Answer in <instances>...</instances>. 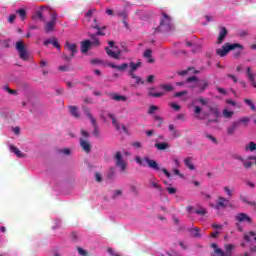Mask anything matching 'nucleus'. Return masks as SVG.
Here are the masks:
<instances>
[{
  "instance_id": "nucleus-1",
  "label": "nucleus",
  "mask_w": 256,
  "mask_h": 256,
  "mask_svg": "<svg viewBox=\"0 0 256 256\" xmlns=\"http://www.w3.org/2000/svg\"><path fill=\"white\" fill-rule=\"evenodd\" d=\"M194 113L197 119H205L207 117V123H219L221 117V111L217 105H208L206 107L195 106Z\"/></svg>"
},
{
  "instance_id": "nucleus-2",
  "label": "nucleus",
  "mask_w": 256,
  "mask_h": 256,
  "mask_svg": "<svg viewBox=\"0 0 256 256\" xmlns=\"http://www.w3.org/2000/svg\"><path fill=\"white\" fill-rule=\"evenodd\" d=\"M136 163H138V165H140L141 167H149L150 169H153L154 171H162V173H164L165 176L168 177V179H170L171 177V173L166 170L165 168L159 167V164L157 163V161L150 159L149 157H136L135 158Z\"/></svg>"
},
{
  "instance_id": "nucleus-3",
  "label": "nucleus",
  "mask_w": 256,
  "mask_h": 256,
  "mask_svg": "<svg viewBox=\"0 0 256 256\" xmlns=\"http://www.w3.org/2000/svg\"><path fill=\"white\" fill-rule=\"evenodd\" d=\"M235 49H240V51H243V45L239 43H225L221 48L216 50V55L219 57H225L229 51H235Z\"/></svg>"
},
{
  "instance_id": "nucleus-4",
  "label": "nucleus",
  "mask_w": 256,
  "mask_h": 256,
  "mask_svg": "<svg viewBox=\"0 0 256 256\" xmlns=\"http://www.w3.org/2000/svg\"><path fill=\"white\" fill-rule=\"evenodd\" d=\"M171 29H173V23H172L171 17L168 16L165 12H162L160 24L156 28V31L163 33L165 31H171Z\"/></svg>"
},
{
  "instance_id": "nucleus-5",
  "label": "nucleus",
  "mask_w": 256,
  "mask_h": 256,
  "mask_svg": "<svg viewBox=\"0 0 256 256\" xmlns=\"http://www.w3.org/2000/svg\"><path fill=\"white\" fill-rule=\"evenodd\" d=\"M207 87H209V82L206 79H199L193 76V89L195 93H203Z\"/></svg>"
},
{
  "instance_id": "nucleus-6",
  "label": "nucleus",
  "mask_w": 256,
  "mask_h": 256,
  "mask_svg": "<svg viewBox=\"0 0 256 256\" xmlns=\"http://www.w3.org/2000/svg\"><path fill=\"white\" fill-rule=\"evenodd\" d=\"M16 51L19 53L20 59L23 61H27L29 59V52H27V46H25V43H23L22 40L17 41L15 45Z\"/></svg>"
},
{
  "instance_id": "nucleus-7",
  "label": "nucleus",
  "mask_w": 256,
  "mask_h": 256,
  "mask_svg": "<svg viewBox=\"0 0 256 256\" xmlns=\"http://www.w3.org/2000/svg\"><path fill=\"white\" fill-rule=\"evenodd\" d=\"M114 161L116 167H118L121 171V173H125L127 171V162L123 160V154H121V151H117L114 155Z\"/></svg>"
},
{
  "instance_id": "nucleus-8",
  "label": "nucleus",
  "mask_w": 256,
  "mask_h": 256,
  "mask_svg": "<svg viewBox=\"0 0 256 256\" xmlns=\"http://www.w3.org/2000/svg\"><path fill=\"white\" fill-rule=\"evenodd\" d=\"M83 109H84V113H85L86 117H88V119H90L92 126L94 127V130H93L94 137L99 138V128L97 127V120H95V118L91 114V110H89V108L84 107Z\"/></svg>"
},
{
  "instance_id": "nucleus-9",
  "label": "nucleus",
  "mask_w": 256,
  "mask_h": 256,
  "mask_svg": "<svg viewBox=\"0 0 256 256\" xmlns=\"http://www.w3.org/2000/svg\"><path fill=\"white\" fill-rule=\"evenodd\" d=\"M235 220L238 222V223H253V219H251L249 217V215L245 214V213H238L236 216H235Z\"/></svg>"
},
{
  "instance_id": "nucleus-10",
  "label": "nucleus",
  "mask_w": 256,
  "mask_h": 256,
  "mask_svg": "<svg viewBox=\"0 0 256 256\" xmlns=\"http://www.w3.org/2000/svg\"><path fill=\"white\" fill-rule=\"evenodd\" d=\"M80 147L85 153H91V142L89 140L80 138Z\"/></svg>"
},
{
  "instance_id": "nucleus-11",
  "label": "nucleus",
  "mask_w": 256,
  "mask_h": 256,
  "mask_svg": "<svg viewBox=\"0 0 256 256\" xmlns=\"http://www.w3.org/2000/svg\"><path fill=\"white\" fill-rule=\"evenodd\" d=\"M239 127H241L240 125H239V122H237V121H234V122H232L229 126H228V128H227V135H235V133H236V131H237V129H239Z\"/></svg>"
},
{
  "instance_id": "nucleus-12",
  "label": "nucleus",
  "mask_w": 256,
  "mask_h": 256,
  "mask_svg": "<svg viewBox=\"0 0 256 256\" xmlns=\"http://www.w3.org/2000/svg\"><path fill=\"white\" fill-rule=\"evenodd\" d=\"M55 25H57V22H55V20H50L46 22L44 25L45 33H53V31H55Z\"/></svg>"
},
{
  "instance_id": "nucleus-13",
  "label": "nucleus",
  "mask_w": 256,
  "mask_h": 256,
  "mask_svg": "<svg viewBox=\"0 0 256 256\" xmlns=\"http://www.w3.org/2000/svg\"><path fill=\"white\" fill-rule=\"evenodd\" d=\"M227 33H228L227 28L225 26H221L220 33L217 40L218 45H221V43L225 41V37H227Z\"/></svg>"
},
{
  "instance_id": "nucleus-14",
  "label": "nucleus",
  "mask_w": 256,
  "mask_h": 256,
  "mask_svg": "<svg viewBox=\"0 0 256 256\" xmlns=\"http://www.w3.org/2000/svg\"><path fill=\"white\" fill-rule=\"evenodd\" d=\"M10 151L12 153H14V155H16V157H19V158L27 157V155L25 153L21 152V150H19V148H17V146H15V145H10Z\"/></svg>"
},
{
  "instance_id": "nucleus-15",
  "label": "nucleus",
  "mask_w": 256,
  "mask_h": 256,
  "mask_svg": "<svg viewBox=\"0 0 256 256\" xmlns=\"http://www.w3.org/2000/svg\"><path fill=\"white\" fill-rule=\"evenodd\" d=\"M65 47L70 51L71 57H75V55H77V44L66 42Z\"/></svg>"
},
{
  "instance_id": "nucleus-16",
  "label": "nucleus",
  "mask_w": 256,
  "mask_h": 256,
  "mask_svg": "<svg viewBox=\"0 0 256 256\" xmlns=\"http://www.w3.org/2000/svg\"><path fill=\"white\" fill-rule=\"evenodd\" d=\"M106 53H107L108 57H111L112 59H119V57L121 55V51H113V50L109 49V47H106Z\"/></svg>"
},
{
  "instance_id": "nucleus-17",
  "label": "nucleus",
  "mask_w": 256,
  "mask_h": 256,
  "mask_svg": "<svg viewBox=\"0 0 256 256\" xmlns=\"http://www.w3.org/2000/svg\"><path fill=\"white\" fill-rule=\"evenodd\" d=\"M141 66H142L141 61H138L137 63L131 61L129 63V67H130L129 75H131L132 73H135V71H137Z\"/></svg>"
},
{
  "instance_id": "nucleus-18",
  "label": "nucleus",
  "mask_w": 256,
  "mask_h": 256,
  "mask_svg": "<svg viewBox=\"0 0 256 256\" xmlns=\"http://www.w3.org/2000/svg\"><path fill=\"white\" fill-rule=\"evenodd\" d=\"M168 131H171L172 137H174L175 139L177 137H181V132L179 130H177V128H175V125H173V124H169Z\"/></svg>"
},
{
  "instance_id": "nucleus-19",
  "label": "nucleus",
  "mask_w": 256,
  "mask_h": 256,
  "mask_svg": "<svg viewBox=\"0 0 256 256\" xmlns=\"http://www.w3.org/2000/svg\"><path fill=\"white\" fill-rule=\"evenodd\" d=\"M90 48H91V41H89V40H84V41L81 43V53H87Z\"/></svg>"
},
{
  "instance_id": "nucleus-20",
  "label": "nucleus",
  "mask_w": 256,
  "mask_h": 256,
  "mask_svg": "<svg viewBox=\"0 0 256 256\" xmlns=\"http://www.w3.org/2000/svg\"><path fill=\"white\" fill-rule=\"evenodd\" d=\"M94 25H93V29H97L96 34L94 35H101L102 37L105 36V33L103 31H105V27H99V24H97V19H94Z\"/></svg>"
},
{
  "instance_id": "nucleus-21",
  "label": "nucleus",
  "mask_w": 256,
  "mask_h": 256,
  "mask_svg": "<svg viewBox=\"0 0 256 256\" xmlns=\"http://www.w3.org/2000/svg\"><path fill=\"white\" fill-rule=\"evenodd\" d=\"M109 97L113 99V101H127V96L118 95L116 93H110Z\"/></svg>"
},
{
  "instance_id": "nucleus-22",
  "label": "nucleus",
  "mask_w": 256,
  "mask_h": 256,
  "mask_svg": "<svg viewBox=\"0 0 256 256\" xmlns=\"http://www.w3.org/2000/svg\"><path fill=\"white\" fill-rule=\"evenodd\" d=\"M248 79L251 82L252 87L256 89L255 75L251 72V67L247 68Z\"/></svg>"
},
{
  "instance_id": "nucleus-23",
  "label": "nucleus",
  "mask_w": 256,
  "mask_h": 256,
  "mask_svg": "<svg viewBox=\"0 0 256 256\" xmlns=\"http://www.w3.org/2000/svg\"><path fill=\"white\" fill-rule=\"evenodd\" d=\"M228 205H229V200L223 197H220L217 202L216 209H221V207H227Z\"/></svg>"
},
{
  "instance_id": "nucleus-24",
  "label": "nucleus",
  "mask_w": 256,
  "mask_h": 256,
  "mask_svg": "<svg viewBox=\"0 0 256 256\" xmlns=\"http://www.w3.org/2000/svg\"><path fill=\"white\" fill-rule=\"evenodd\" d=\"M69 111L72 117H75V119H79V107L69 106Z\"/></svg>"
},
{
  "instance_id": "nucleus-25",
  "label": "nucleus",
  "mask_w": 256,
  "mask_h": 256,
  "mask_svg": "<svg viewBox=\"0 0 256 256\" xmlns=\"http://www.w3.org/2000/svg\"><path fill=\"white\" fill-rule=\"evenodd\" d=\"M155 91V88H149L148 90V96L149 97H155V98H159V97H163V95H165V93L163 92H156V93H153Z\"/></svg>"
},
{
  "instance_id": "nucleus-26",
  "label": "nucleus",
  "mask_w": 256,
  "mask_h": 256,
  "mask_svg": "<svg viewBox=\"0 0 256 256\" xmlns=\"http://www.w3.org/2000/svg\"><path fill=\"white\" fill-rule=\"evenodd\" d=\"M154 146L158 151H165V149H169V143L167 142L156 143Z\"/></svg>"
},
{
  "instance_id": "nucleus-27",
  "label": "nucleus",
  "mask_w": 256,
  "mask_h": 256,
  "mask_svg": "<svg viewBox=\"0 0 256 256\" xmlns=\"http://www.w3.org/2000/svg\"><path fill=\"white\" fill-rule=\"evenodd\" d=\"M251 237H254V241H256V233L255 231H250L244 234V240L248 243L251 242Z\"/></svg>"
},
{
  "instance_id": "nucleus-28",
  "label": "nucleus",
  "mask_w": 256,
  "mask_h": 256,
  "mask_svg": "<svg viewBox=\"0 0 256 256\" xmlns=\"http://www.w3.org/2000/svg\"><path fill=\"white\" fill-rule=\"evenodd\" d=\"M109 119L112 120V124L114 125V127H116V130L119 131L121 130V125H119V122L117 121V119L115 118V116L113 114H108Z\"/></svg>"
},
{
  "instance_id": "nucleus-29",
  "label": "nucleus",
  "mask_w": 256,
  "mask_h": 256,
  "mask_svg": "<svg viewBox=\"0 0 256 256\" xmlns=\"http://www.w3.org/2000/svg\"><path fill=\"white\" fill-rule=\"evenodd\" d=\"M131 79L135 80V85H139L140 83L142 85H145V81H143V79H141V77L135 75V73L129 74Z\"/></svg>"
},
{
  "instance_id": "nucleus-30",
  "label": "nucleus",
  "mask_w": 256,
  "mask_h": 256,
  "mask_svg": "<svg viewBox=\"0 0 256 256\" xmlns=\"http://www.w3.org/2000/svg\"><path fill=\"white\" fill-rule=\"evenodd\" d=\"M16 13L20 16L22 21H25V19H27V11H25V9L20 8V9L16 10Z\"/></svg>"
},
{
  "instance_id": "nucleus-31",
  "label": "nucleus",
  "mask_w": 256,
  "mask_h": 256,
  "mask_svg": "<svg viewBox=\"0 0 256 256\" xmlns=\"http://www.w3.org/2000/svg\"><path fill=\"white\" fill-rule=\"evenodd\" d=\"M159 87L163 91H167V92H171L175 89L171 84H160Z\"/></svg>"
},
{
  "instance_id": "nucleus-32",
  "label": "nucleus",
  "mask_w": 256,
  "mask_h": 256,
  "mask_svg": "<svg viewBox=\"0 0 256 256\" xmlns=\"http://www.w3.org/2000/svg\"><path fill=\"white\" fill-rule=\"evenodd\" d=\"M222 115H223V117H225V119H231V117H233V115H235V112L224 109L222 111Z\"/></svg>"
},
{
  "instance_id": "nucleus-33",
  "label": "nucleus",
  "mask_w": 256,
  "mask_h": 256,
  "mask_svg": "<svg viewBox=\"0 0 256 256\" xmlns=\"http://www.w3.org/2000/svg\"><path fill=\"white\" fill-rule=\"evenodd\" d=\"M251 161H253V159H249V157H247V159L243 163L244 169H251V167H253V162Z\"/></svg>"
},
{
  "instance_id": "nucleus-34",
  "label": "nucleus",
  "mask_w": 256,
  "mask_h": 256,
  "mask_svg": "<svg viewBox=\"0 0 256 256\" xmlns=\"http://www.w3.org/2000/svg\"><path fill=\"white\" fill-rule=\"evenodd\" d=\"M187 83H193V76L188 77L186 81L177 82L176 85H178V87H184Z\"/></svg>"
},
{
  "instance_id": "nucleus-35",
  "label": "nucleus",
  "mask_w": 256,
  "mask_h": 256,
  "mask_svg": "<svg viewBox=\"0 0 256 256\" xmlns=\"http://www.w3.org/2000/svg\"><path fill=\"white\" fill-rule=\"evenodd\" d=\"M184 164L186 165V167H188V169H190V171H193V163H192V158H185L184 159Z\"/></svg>"
},
{
  "instance_id": "nucleus-36",
  "label": "nucleus",
  "mask_w": 256,
  "mask_h": 256,
  "mask_svg": "<svg viewBox=\"0 0 256 256\" xmlns=\"http://www.w3.org/2000/svg\"><path fill=\"white\" fill-rule=\"evenodd\" d=\"M244 103L250 107L251 111H256L255 103H253L251 99H244Z\"/></svg>"
},
{
  "instance_id": "nucleus-37",
  "label": "nucleus",
  "mask_w": 256,
  "mask_h": 256,
  "mask_svg": "<svg viewBox=\"0 0 256 256\" xmlns=\"http://www.w3.org/2000/svg\"><path fill=\"white\" fill-rule=\"evenodd\" d=\"M193 237H195L196 239H201V228H193Z\"/></svg>"
},
{
  "instance_id": "nucleus-38",
  "label": "nucleus",
  "mask_w": 256,
  "mask_h": 256,
  "mask_svg": "<svg viewBox=\"0 0 256 256\" xmlns=\"http://www.w3.org/2000/svg\"><path fill=\"white\" fill-rule=\"evenodd\" d=\"M90 39L92 40L93 45L99 46V38L95 34H89Z\"/></svg>"
},
{
  "instance_id": "nucleus-39",
  "label": "nucleus",
  "mask_w": 256,
  "mask_h": 256,
  "mask_svg": "<svg viewBox=\"0 0 256 256\" xmlns=\"http://www.w3.org/2000/svg\"><path fill=\"white\" fill-rule=\"evenodd\" d=\"M3 90L6 91V93H9L10 95H19V93H17V90H13L9 88V86H4Z\"/></svg>"
},
{
  "instance_id": "nucleus-40",
  "label": "nucleus",
  "mask_w": 256,
  "mask_h": 256,
  "mask_svg": "<svg viewBox=\"0 0 256 256\" xmlns=\"http://www.w3.org/2000/svg\"><path fill=\"white\" fill-rule=\"evenodd\" d=\"M250 119L247 117L241 118L239 120H236V123L241 126V123H243L244 127H247V123H249Z\"/></svg>"
},
{
  "instance_id": "nucleus-41",
  "label": "nucleus",
  "mask_w": 256,
  "mask_h": 256,
  "mask_svg": "<svg viewBox=\"0 0 256 256\" xmlns=\"http://www.w3.org/2000/svg\"><path fill=\"white\" fill-rule=\"evenodd\" d=\"M107 178L115 179V168H113V167L109 168L108 173H107Z\"/></svg>"
},
{
  "instance_id": "nucleus-42",
  "label": "nucleus",
  "mask_w": 256,
  "mask_h": 256,
  "mask_svg": "<svg viewBox=\"0 0 256 256\" xmlns=\"http://www.w3.org/2000/svg\"><path fill=\"white\" fill-rule=\"evenodd\" d=\"M233 249H235V244H226L225 245V250L226 253L231 255V251H233Z\"/></svg>"
},
{
  "instance_id": "nucleus-43",
  "label": "nucleus",
  "mask_w": 256,
  "mask_h": 256,
  "mask_svg": "<svg viewBox=\"0 0 256 256\" xmlns=\"http://www.w3.org/2000/svg\"><path fill=\"white\" fill-rule=\"evenodd\" d=\"M214 253L219 256H231V254H227L223 249H216Z\"/></svg>"
},
{
  "instance_id": "nucleus-44",
  "label": "nucleus",
  "mask_w": 256,
  "mask_h": 256,
  "mask_svg": "<svg viewBox=\"0 0 256 256\" xmlns=\"http://www.w3.org/2000/svg\"><path fill=\"white\" fill-rule=\"evenodd\" d=\"M195 213H196L197 215H207V210H206L205 208L201 207V208H199V209H196V210H195Z\"/></svg>"
},
{
  "instance_id": "nucleus-45",
  "label": "nucleus",
  "mask_w": 256,
  "mask_h": 256,
  "mask_svg": "<svg viewBox=\"0 0 256 256\" xmlns=\"http://www.w3.org/2000/svg\"><path fill=\"white\" fill-rule=\"evenodd\" d=\"M189 71H193V67H188V69H186V70L178 71V75L183 77V76L187 75V73H189Z\"/></svg>"
},
{
  "instance_id": "nucleus-46",
  "label": "nucleus",
  "mask_w": 256,
  "mask_h": 256,
  "mask_svg": "<svg viewBox=\"0 0 256 256\" xmlns=\"http://www.w3.org/2000/svg\"><path fill=\"white\" fill-rule=\"evenodd\" d=\"M155 111H159V107L152 105V106H150V108L148 110V114L153 115L155 113Z\"/></svg>"
},
{
  "instance_id": "nucleus-47",
  "label": "nucleus",
  "mask_w": 256,
  "mask_h": 256,
  "mask_svg": "<svg viewBox=\"0 0 256 256\" xmlns=\"http://www.w3.org/2000/svg\"><path fill=\"white\" fill-rule=\"evenodd\" d=\"M127 67H129V64L123 63V64L117 66V70L118 71H125V69H127Z\"/></svg>"
},
{
  "instance_id": "nucleus-48",
  "label": "nucleus",
  "mask_w": 256,
  "mask_h": 256,
  "mask_svg": "<svg viewBox=\"0 0 256 256\" xmlns=\"http://www.w3.org/2000/svg\"><path fill=\"white\" fill-rule=\"evenodd\" d=\"M153 53V51H151V49H147L145 50L143 56L146 58V59H151V54Z\"/></svg>"
},
{
  "instance_id": "nucleus-49",
  "label": "nucleus",
  "mask_w": 256,
  "mask_h": 256,
  "mask_svg": "<svg viewBox=\"0 0 256 256\" xmlns=\"http://www.w3.org/2000/svg\"><path fill=\"white\" fill-rule=\"evenodd\" d=\"M169 105L172 109H174V111H181V106H179V104L170 103Z\"/></svg>"
},
{
  "instance_id": "nucleus-50",
  "label": "nucleus",
  "mask_w": 256,
  "mask_h": 256,
  "mask_svg": "<svg viewBox=\"0 0 256 256\" xmlns=\"http://www.w3.org/2000/svg\"><path fill=\"white\" fill-rule=\"evenodd\" d=\"M172 171H173L174 175H178L180 179L185 178V176H183V174L179 171V169L174 168Z\"/></svg>"
},
{
  "instance_id": "nucleus-51",
  "label": "nucleus",
  "mask_w": 256,
  "mask_h": 256,
  "mask_svg": "<svg viewBox=\"0 0 256 256\" xmlns=\"http://www.w3.org/2000/svg\"><path fill=\"white\" fill-rule=\"evenodd\" d=\"M95 180L97 181V183H101V181H103V176H101V173H95Z\"/></svg>"
},
{
  "instance_id": "nucleus-52",
  "label": "nucleus",
  "mask_w": 256,
  "mask_h": 256,
  "mask_svg": "<svg viewBox=\"0 0 256 256\" xmlns=\"http://www.w3.org/2000/svg\"><path fill=\"white\" fill-rule=\"evenodd\" d=\"M207 139H209L210 141H212V143H214L215 145H217V138H215L213 135L208 134L206 135Z\"/></svg>"
},
{
  "instance_id": "nucleus-53",
  "label": "nucleus",
  "mask_w": 256,
  "mask_h": 256,
  "mask_svg": "<svg viewBox=\"0 0 256 256\" xmlns=\"http://www.w3.org/2000/svg\"><path fill=\"white\" fill-rule=\"evenodd\" d=\"M198 102L201 103L202 107H209V104H207V100L203 98H199Z\"/></svg>"
},
{
  "instance_id": "nucleus-54",
  "label": "nucleus",
  "mask_w": 256,
  "mask_h": 256,
  "mask_svg": "<svg viewBox=\"0 0 256 256\" xmlns=\"http://www.w3.org/2000/svg\"><path fill=\"white\" fill-rule=\"evenodd\" d=\"M154 119H155V121H160L159 124H158V127H161L163 125V118H161L158 115H155Z\"/></svg>"
},
{
  "instance_id": "nucleus-55",
  "label": "nucleus",
  "mask_w": 256,
  "mask_h": 256,
  "mask_svg": "<svg viewBox=\"0 0 256 256\" xmlns=\"http://www.w3.org/2000/svg\"><path fill=\"white\" fill-rule=\"evenodd\" d=\"M77 250H78L79 255L87 256V252L83 248L78 247Z\"/></svg>"
},
{
  "instance_id": "nucleus-56",
  "label": "nucleus",
  "mask_w": 256,
  "mask_h": 256,
  "mask_svg": "<svg viewBox=\"0 0 256 256\" xmlns=\"http://www.w3.org/2000/svg\"><path fill=\"white\" fill-rule=\"evenodd\" d=\"M107 251L111 256H120L117 252H115V250H113V248H108Z\"/></svg>"
},
{
  "instance_id": "nucleus-57",
  "label": "nucleus",
  "mask_w": 256,
  "mask_h": 256,
  "mask_svg": "<svg viewBox=\"0 0 256 256\" xmlns=\"http://www.w3.org/2000/svg\"><path fill=\"white\" fill-rule=\"evenodd\" d=\"M118 17H121V19H127V12L125 11L118 12Z\"/></svg>"
},
{
  "instance_id": "nucleus-58",
  "label": "nucleus",
  "mask_w": 256,
  "mask_h": 256,
  "mask_svg": "<svg viewBox=\"0 0 256 256\" xmlns=\"http://www.w3.org/2000/svg\"><path fill=\"white\" fill-rule=\"evenodd\" d=\"M52 45L53 47H56V49H61V46L59 45V42L56 40V38H53Z\"/></svg>"
},
{
  "instance_id": "nucleus-59",
  "label": "nucleus",
  "mask_w": 256,
  "mask_h": 256,
  "mask_svg": "<svg viewBox=\"0 0 256 256\" xmlns=\"http://www.w3.org/2000/svg\"><path fill=\"white\" fill-rule=\"evenodd\" d=\"M80 133H81V135L83 136V137H85L86 139L87 138H89V137H91V134H89V132H87L86 130H81L80 131Z\"/></svg>"
},
{
  "instance_id": "nucleus-60",
  "label": "nucleus",
  "mask_w": 256,
  "mask_h": 256,
  "mask_svg": "<svg viewBox=\"0 0 256 256\" xmlns=\"http://www.w3.org/2000/svg\"><path fill=\"white\" fill-rule=\"evenodd\" d=\"M72 58L73 57H71V54L70 56H68L67 54H62V59H64V61H67V63H69Z\"/></svg>"
},
{
  "instance_id": "nucleus-61",
  "label": "nucleus",
  "mask_w": 256,
  "mask_h": 256,
  "mask_svg": "<svg viewBox=\"0 0 256 256\" xmlns=\"http://www.w3.org/2000/svg\"><path fill=\"white\" fill-rule=\"evenodd\" d=\"M183 95H187V91L176 92L174 97H183Z\"/></svg>"
},
{
  "instance_id": "nucleus-62",
  "label": "nucleus",
  "mask_w": 256,
  "mask_h": 256,
  "mask_svg": "<svg viewBox=\"0 0 256 256\" xmlns=\"http://www.w3.org/2000/svg\"><path fill=\"white\" fill-rule=\"evenodd\" d=\"M57 17H58L57 12H53L51 14V21H54V23H57Z\"/></svg>"
},
{
  "instance_id": "nucleus-63",
  "label": "nucleus",
  "mask_w": 256,
  "mask_h": 256,
  "mask_svg": "<svg viewBox=\"0 0 256 256\" xmlns=\"http://www.w3.org/2000/svg\"><path fill=\"white\" fill-rule=\"evenodd\" d=\"M59 71H69V66L67 65H62L58 67Z\"/></svg>"
},
{
  "instance_id": "nucleus-64",
  "label": "nucleus",
  "mask_w": 256,
  "mask_h": 256,
  "mask_svg": "<svg viewBox=\"0 0 256 256\" xmlns=\"http://www.w3.org/2000/svg\"><path fill=\"white\" fill-rule=\"evenodd\" d=\"M250 253H251V255H256V246L255 245L250 246Z\"/></svg>"
}]
</instances>
